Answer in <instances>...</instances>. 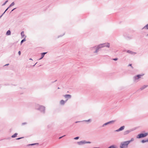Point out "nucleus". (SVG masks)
Instances as JSON below:
<instances>
[{
    "label": "nucleus",
    "instance_id": "obj_1",
    "mask_svg": "<svg viewBox=\"0 0 148 148\" xmlns=\"http://www.w3.org/2000/svg\"><path fill=\"white\" fill-rule=\"evenodd\" d=\"M110 44L109 43L107 42L95 46L91 47L90 49L92 51H93L94 53L97 54L99 51V50L102 48L106 47L108 48L110 47Z\"/></svg>",
    "mask_w": 148,
    "mask_h": 148
},
{
    "label": "nucleus",
    "instance_id": "obj_2",
    "mask_svg": "<svg viewBox=\"0 0 148 148\" xmlns=\"http://www.w3.org/2000/svg\"><path fill=\"white\" fill-rule=\"evenodd\" d=\"M36 109L39 110L41 112L44 113L45 112V108L44 106L37 104L36 106Z\"/></svg>",
    "mask_w": 148,
    "mask_h": 148
},
{
    "label": "nucleus",
    "instance_id": "obj_3",
    "mask_svg": "<svg viewBox=\"0 0 148 148\" xmlns=\"http://www.w3.org/2000/svg\"><path fill=\"white\" fill-rule=\"evenodd\" d=\"M128 145L127 141L123 142L121 143L119 147L120 148H127Z\"/></svg>",
    "mask_w": 148,
    "mask_h": 148
},
{
    "label": "nucleus",
    "instance_id": "obj_4",
    "mask_svg": "<svg viewBox=\"0 0 148 148\" xmlns=\"http://www.w3.org/2000/svg\"><path fill=\"white\" fill-rule=\"evenodd\" d=\"M148 135V134L147 133H145L144 134L141 133L140 134H138L136 136V138H142L144 137H146Z\"/></svg>",
    "mask_w": 148,
    "mask_h": 148
},
{
    "label": "nucleus",
    "instance_id": "obj_5",
    "mask_svg": "<svg viewBox=\"0 0 148 148\" xmlns=\"http://www.w3.org/2000/svg\"><path fill=\"white\" fill-rule=\"evenodd\" d=\"M144 74L138 75L134 77V78L135 81L138 79L141 78V76H143Z\"/></svg>",
    "mask_w": 148,
    "mask_h": 148
},
{
    "label": "nucleus",
    "instance_id": "obj_6",
    "mask_svg": "<svg viewBox=\"0 0 148 148\" xmlns=\"http://www.w3.org/2000/svg\"><path fill=\"white\" fill-rule=\"evenodd\" d=\"M115 121H110L109 122H107L104 124L103 125H102V127H104L106 125H107L109 124H113L114 123V122H115Z\"/></svg>",
    "mask_w": 148,
    "mask_h": 148
},
{
    "label": "nucleus",
    "instance_id": "obj_7",
    "mask_svg": "<svg viewBox=\"0 0 148 148\" xmlns=\"http://www.w3.org/2000/svg\"><path fill=\"white\" fill-rule=\"evenodd\" d=\"M64 97L66 99V101H67L68 99L71 98V96L70 95H66Z\"/></svg>",
    "mask_w": 148,
    "mask_h": 148
},
{
    "label": "nucleus",
    "instance_id": "obj_8",
    "mask_svg": "<svg viewBox=\"0 0 148 148\" xmlns=\"http://www.w3.org/2000/svg\"><path fill=\"white\" fill-rule=\"evenodd\" d=\"M133 131V129H130L129 130H126L124 132L123 134L124 135H127L128 134H129L130 132H131L132 131Z\"/></svg>",
    "mask_w": 148,
    "mask_h": 148
},
{
    "label": "nucleus",
    "instance_id": "obj_9",
    "mask_svg": "<svg viewBox=\"0 0 148 148\" xmlns=\"http://www.w3.org/2000/svg\"><path fill=\"white\" fill-rule=\"evenodd\" d=\"M124 128L125 126H121L119 129L115 130V131L118 132L121 131H122L124 129Z\"/></svg>",
    "mask_w": 148,
    "mask_h": 148
},
{
    "label": "nucleus",
    "instance_id": "obj_10",
    "mask_svg": "<svg viewBox=\"0 0 148 148\" xmlns=\"http://www.w3.org/2000/svg\"><path fill=\"white\" fill-rule=\"evenodd\" d=\"M148 86V85H144L142 86L140 88V90H142Z\"/></svg>",
    "mask_w": 148,
    "mask_h": 148
},
{
    "label": "nucleus",
    "instance_id": "obj_11",
    "mask_svg": "<svg viewBox=\"0 0 148 148\" xmlns=\"http://www.w3.org/2000/svg\"><path fill=\"white\" fill-rule=\"evenodd\" d=\"M47 53V52H44L41 53V57L39 59V60H41L44 57L45 55Z\"/></svg>",
    "mask_w": 148,
    "mask_h": 148
},
{
    "label": "nucleus",
    "instance_id": "obj_12",
    "mask_svg": "<svg viewBox=\"0 0 148 148\" xmlns=\"http://www.w3.org/2000/svg\"><path fill=\"white\" fill-rule=\"evenodd\" d=\"M77 144L79 145H82L83 144H84L85 140H82L81 141L78 142H77Z\"/></svg>",
    "mask_w": 148,
    "mask_h": 148
},
{
    "label": "nucleus",
    "instance_id": "obj_13",
    "mask_svg": "<svg viewBox=\"0 0 148 148\" xmlns=\"http://www.w3.org/2000/svg\"><path fill=\"white\" fill-rule=\"evenodd\" d=\"M66 102V100L64 101L63 100H62L60 101V103L62 105H64Z\"/></svg>",
    "mask_w": 148,
    "mask_h": 148
},
{
    "label": "nucleus",
    "instance_id": "obj_14",
    "mask_svg": "<svg viewBox=\"0 0 148 148\" xmlns=\"http://www.w3.org/2000/svg\"><path fill=\"white\" fill-rule=\"evenodd\" d=\"M127 52L130 54H134L136 53H134L132 51H131L130 50H128L127 51Z\"/></svg>",
    "mask_w": 148,
    "mask_h": 148
},
{
    "label": "nucleus",
    "instance_id": "obj_15",
    "mask_svg": "<svg viewBox=\"0 0 148 148\" xmlns=\"http://www.w3.org/2000/svg\"><path fill=\"white\" fill-rule=\"evenodd\" d=\"M108 148H117L116 146L114 145H112Z\"/></svg>",
    "mask_w": 148,
    "mask_h": 148
},
{
    "label": "nucleus",
    "instance_id": "obj_16",
    "mask_svg": "<svg viewBox=\"0 0 148 148\" xmlns=\"http://www.w3.org/2000/svg\"><path fill=\"white\" fill-rule=\"evenodd\" d=\"M11 34V32L10 30H8L6 33V35L7 36L10 35Z\"/></svg>",
    "mask_w": 148,
    "mask_h": 148
},
{
    "label": "nucleus",
    "instance_id": "obj_17",
    "mask_svg": "<svg viewBox=\"0 0 148 148\" xmlns=\"http://www.w3.org/2000/svg\"><path fill=\"white\" fill-rule=\"evenodd\" d=\"M134 140V138H131V139L130 140L127 141L128 142L129 144L131 142Z\"/></svg>",
    "mask_w": 148,
    "mask_h": 148
},
{
    "label": "nucleus",
    "instance_id": "obj_18",
    "mask_svg": "<svg viewBox=\"0 0 148 148\" xmlns=\"http://www.w3.org/2000/svg\"><path fill=\"white\" fill-rule=\"evenodd\" d=\"M17 135V133H15L14 135L12 136V138H15L16 137Z\"/></svg>",
    "mask_w": 148,
    "mask_h": 148
},
{
    "label": "nucleus",
    "instance_id": "obj_19",
    "mask_svg": "<svg viewBox=\"0 0 148 148\" xmlns=\"http://www.w3.org/2000/svg\"><path fill=\"white\" fill-rule=\"evenodd\" d=\"M148 29V24L145 26L143 28V29Z\"/></svg>",
    "mask_w": 148,
    "mask_h": 148
},
{
    "label": "nucleus",
    "instance_id": "obj_20",
    "mask_svg": "<svg viewBox=\"0 0 148 148\" xmlns=\"http://www.w3.org/2000/svg\"><path fill=\"white\" fill-rule=\"evenodd\" d=\"M26 41L25 38H24L23 39L21 42V44L24 42L25 41Z\"/></svg>",
    "mask_w": 148,
    "mask_h": 148
},
{
    "label": "nucleus",
    "instance_id": "obj_21",
    "mask_svg": "<svg viewBox=\"0 0 148 148\" xmlns=\"http://www.w3.org/2000/svg\"><path fill=\"white\" fill-rule=\"evenodd\" d=\"M38 143H33V144H29L28 145V146H30V145L32 146V145H38Z\"/></svg>",
    "mask_w": 148,
    "mask_h": 148
},
{
    "label": "nucleus",
    "instance_id": "obj_22",
    "mask_svg": "<svg viewBox=\"0 0 148 148\" xmlns=\"http://www.w3.org/2000/svg\"><path fill=\"white\" fill-rule=\"evenodd\" d=\"M21 35L22 37H23L25 36L24 32L23 31L21 32Z\"/></svg>",
    "mask_w": 148,
    "mask_h": 148
},
{
    "label": "nucleus",
    "instance_id": "obj_23",
    "mask_svg": "<svg viewBox=\"0 0 148 148\" xmlns=\"http://www.w3.org/2000/svg\"><path fill=\"white\" fill-rule=\"evenodd\" d=\"M14 5V2H12L11 4L10 5L9 7H11L13 5Z\"/></svg>",
    "mask_w": 148,
    "mask_h": 148
},
{
    "label": "nucleus",
    "instance_id": "obj_24",
    "mask_svg": "<svg viewBox=\"0 0 148 148\" xmlns=\"http://www.w3.org/2000/svg\"><path fill=\"white\" fill-rule=\"evenodd\" d=\"M91 143V142H90V141H86L85 140V144H86V143L90 144Z\"/></svg>",
    "mask_w": 148,
    "mask_h": 148
},
{
    "label": "nucleus",
    "instance_id": "obj_25",
    "mask_svg": "<svg viewBox=\"0 0 148 148\" xmlns=\"http://www.w3.org/2000/svg\"><path fill=\"white\" fill-rule=\"evenodd\" d=\"M141 142L143 143H145V142H146V140H142V141H141Z\"/></svg>",
    "mask_w": 148,
    "mask_h": 148
},
{
    "label": "nucleus",
    "instance_id": "obj_26",
    "mask_svg": "<svg viewBox=\"0 0 148 148\" xmlns=\"http://www.w3.org/2000/svg\"><path fill=\"white\" fill-rule=\"evenodd\" d=\"M85 121L86 122H91V120L90 119H89L88 120H84V121Z\"/></svg>",
    "mask_w": 148,
    "mask_h": 148
},
{
    "label": "nucleus",
    "instance_id": "obj_27",
    "mask_svg": "<svg viewBox=\"0 0 148 148\" xmlns=\"http://www.w3.org/2000/svg\"><path fill=\"white\" fill-rule=\"evenodd\" d=\"M8 1V0H7L5 2V3L2 5H5L6 4V3Z\"/></svg>",
    "mask_w": 148,
    "mask_h": 148
},
{
    "label": "nucleus",
    "instance_id": "obj_28",
    "mask_svg": "<svg viewBox=\"0 0 148 148\" xmlns=\"http://www.w3.org/2000/svg\"><path fill=\"white\" fill-rule=\"evenodd\" d=\"M79 138V137H76L75 138H74V139H75V140H77V139H78Z\"/></svg>",
    "mask_w": 148,
    "mask_h": 148
},
{
    "label": "nucleus",
    "instance_id": "obj_29",
    "mask_svg": "<svg viewBox=\"0 0 148 148\" xmlns=\"http://www.w3.org/2000/svg\"><path fill=\"white\" fill-rule=\"evenodd\" d=\"M118 59L117 58H114L113 60L114 61H116Z\"/></svg>",
    "mask_w": 148,
    "mask_h": 148
},
{
    "label": "nucleus",
    "instance_id": "obj_30",
    "mask_svg": "<svg viewBox=\"0 0 148 148\" xmlns=\"http://www.w3.org/2000/svg\"><path fill=\"white\" fill-rule=\"evenodd\" d=\"M10 7H9L6 10H5V11L4 12V13H3V14H4L5 13V12Z\"/></svg>",
    "mask_w": 148,
    "mask_h": 148
},
{
    "label": "nucleus",
    "instance_id": "obj_31",
    "mask_svg": "<svg viewBox=\"0 0 148 148\" xmlns=\"http://www.w3.org/2000/svg\"><path fill=\"white\" fill-rule=\"evenodd\" d=\"M26 124H27L25 122V123H22V125H24Z\"/></svg>",
    "mask_w": 148,
    "mask_h": 148
},
{
    "label": "nucleus",
    "instance_id": "obj_32",
    "mask_svg": "<svg viewBox=\"0 0 148 148\" xmlns=\"http://www.w3.org/2000/svg\"><path fill=\"white\" fill-rule=\"evenodd\" d=\"M23 138V137H21V138H17L16 139V140H19L21 138Z\"/></svg>",
    "mask_w": 148,
    "mask_h": 148
},
{
    "label": "nucleus",
    "instance_id": "obj_33",
    "mask_svg": "<svg viewBox=\"0 0 148 148\" xmlns=\"http://www.w3.org/2000/svg\"><path fill=\"white\" fill-rule=\"evenodd\" d=\"M128 66H131V67H132V69H133V66H132V64H129V65Z\"/></svg>",
    "mask_w": 148,
    "mask_h": 148
},
{
    "label": "nucleus",
    "instance_id": "obj_34",
    "mask_svg": "<svg viewBox=\"0 0 148 148\" xmlns=\"http://www.w3.org/2000/svg\"><path fill=\"white\" fill-rule=\"evenodd\" d=\"M21 52L20 51H19L18 52V54H19V55H21Z\"/></svg>",
    "mask_w": 148,
    "mask_h": 148
},
{
    "label": "nucleus",
    "instance_id": "obj_35",
    "mask_svg": "<svg viewBox=\"0 0 148 148\" xmlns=\"http://www.w3.org/2000/svg\"><path fill=\"white\" fill-rule=\"evenodd\" d=\"M65 136V135H64V136H62L60 137L59 138V139H60L62 137H64V136Z\"/></svg>",
    "mask_w": 148,
    "mask_h": 148
},
{
    "label": "nucleus",
    "instance_id": "obj_36",
    "mask_svg": "<svg viewBox=\"0 0 148 148\" xmlns=\"http://www.w3.org/2000/svg\"><path fill=\"white\" fill-rule=\"evenodd\" d=\"M4 14H3L0 16V18H1L2 16Z\"/></svg>",
    "mask_w": 148,
    "mask_h": 148
},
{
    "label": "nucleus",
    "instance_id": "obj_37",
    "mask_svg": "<svg viewBox=\"0 0 148 148\" xmlns=\"http://www.w3.org/2000/svg\"><path fill=\"white\" fill-rule=\"evenodd\" d=\"M16 9V8H14L13 9H12V11H11V12H12L13 11L14 9Z\"/></svg>",
    "mask_w": 148,
    "mask_h": 148
},
{
    "label": "nucleus",
    "instance_id": "obj_38",
    "mask_svg": "<svg viewBox=\"0 0 148 148\" xmlns=\"http://www.w3.org/2000/svg\"><path fill=\"white\" fill-rule=\"evenodd\" d=\"M9 65V64H5V65H4L5 66H8Z\"/></svg>",
    "mask_w": 148,
    "mask_h": 148
},
{
    "label": "nucleus",
    "instance_id": "obj_39",
    "mask_svg": "<svg viewBox=\"0 0 148 148\" xmlns=\"http://www.w3.org/2000/svg\"><path fill=\"white\" fill-rule=\"evenodd\" d=\"M80 122V121H76V122H75V123H78V122Z\"/></svg>",
    "mask_w": 148,
    "mask_h": 148
},
{
    "label": "nucleus",
    "instance_id": "obj_40",
    "mask_svg": "<svg viewBox=\"0 0 148 148\" xmlns=\"http://www.w3.org/2000/svg\"><path fill=\"white\" fill-rule=\"evenodd\" d=\"M146 142H148V139H147V140H146Z\"/></svg>",
    "mask_w": 148,
    "mask_h": 148
},
{
    "label": "nucleus",
    "instance_id": "obj_41",
    "mask_svg": "<svg viewBox=\"0 0 148 148\" xmlns=\"http://www.w3.org/2000/svg\"><path fill=\"white\" fill-rule=\"evenodd\" d=\"M29 60H32V58H30V59H29Z\"/></svg>",
    "mask_w": 148,
    "mask_h": 148
},
{
    "label": "nucleus",
    "instance_id": "obj_42",
    "mask_svg": "<svg viewBox=\"0 0 148 148\" xmlns=\"http://www.w3.org/2000/svg\"><path fill=\"white\" fill-rule=\"evenodd\" d=\"M36 63H36L34 65H33V66H34L36 65Z\"/></svg>",
    "mask_w": 148,
    "mask_h": 148
},
{
    "label": "nucleus",
    "instance_id": "obj_43",
    "mask_svg": "<svg viewBox=\"0 0 148 148\" xmlns=\"http://www.w3.org/2000/svg\"><path fill=\"white\" fill-rule=\"evenodd\" d=\"M48 128H50V126L49 127V125L48 126Z\"/></svg>",
    "mask_w": 148,
    "mask_h": 148
},
{
    "label": "nucleus",
    "instance_id": "obj_44",
    "mask_svg": "<svg viewBox=\"0 0 148 148\" xmlns=\"http://www.w3.org/2000/svg\"><path fill=\"white\" fill-rule=\"evenodd\" d=\"M58 89H60V88H59V87H58Z\"/></svg>",
    "mask_w": 148,
    "mask_h": 148
},
{
    "label": "nucleus",
    "instance_id": "obj_45",
    "mask_svg": "<svg viewBox=\"0 0 148 148\" xmlns=\"http://www.w3.org/2000/svg\"><path fill=\"white\" fill-rule=\"evenodd\" d=\"M97 148V147H95V148Z\"/></svg>",
    "mask_w": 148,
    "mask_h": 148
}]
</instances>
